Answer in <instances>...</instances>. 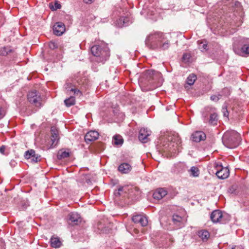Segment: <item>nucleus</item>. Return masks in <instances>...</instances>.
Returning <instances> with one entry per match:
<instances>
[{
	"instance_id": "1",
	"label": "nucleus",
	"mask_w": 249,
	"mask_h": 249,
	"mask_svg": "<svg viewBox=\"0 0 249 249\" xmlns=\"http://www.w3.org/2000/svg\"><path fill=\"white\" fill-rule=\"evenodd\" d=\"M222 9L227 11H233L234 13H231L228 18H226L224 25L226 28H230L235 31L236 28L241 25L243 21V13L241 3L235 0H223Z\"/></svg>"
},
{
	"instance_id": "2",
	"label": "nucleus",
	"mask_w": 249,
	"mask_h": 249,
	"mask_svg": "<svg viewBox=\"0 0 249 249\" xmlns=\"http://www.w3.org/2000/svg\"><path fill=\"white\" fill-rule=\"evenodd\" d=\"M163 81L161 73L147 70L140 78L139 84L142 91L146 92L161 86Z\"/></svg>"
},
{
	"instance_id": "3",
	"label": "nucleus",
	"mask_w": 249,
	"mask_h": 249,
	"mask_svg": "<svg viewBox=\"0 0 249 249\" xmlns=\"http://www.w3.org/2000/svg\"><path fill=\"white\" fill-rule=\"evenodd\" d=\"M145 45L150 50L164 51L169 48L170 43L164 33L153 31L147 35Z\"/></svg>"
},
{
	"instance_id": "4",
	"label": "nucleus",
	"mask_w": 249,
	"mask_h": 249,
	"mask_svg": "<svg viewBox=\"0 0 249 249\" xmlns=\"http://www.w3.org/2000/svg\"><path fill=\"white\" fill-rule=\"evenodd\" d=\"M77 85L72 79H68L64 85L65 91L71 92L73 93H82L88 89L90 86V82L86 77H82L77 81Z\"/></svg>"
},
{
	"instance_id": "5",
	"label": "nucleus",
	"mask_w": 249,
	"mask_h": 249,
	"mask_svg": "<svg viewBox=\"0 0 249 249\" xmlns=\"http://www.w3.org/2000/svg\"><path fill=\"white\" fill-rule=\"evenodd\" d=\"M91 53L95 57V61L104 64L110 56V50L107 45L104 42L95 45L90 48Z\"/></svg>"
},
{
	"instance_id": "6",
	"label": "nucleus",
	"mask_w": 249,
	"mask_h": 249,
	"mask_svg": "<svg viewBox=\"0 0 249 249\" xmlns=\"http://www.w3.org/2000/svg\"><path fill=\"white\" fill-rule=\"evenodd\" d=\"M241 141L240 134L232 130L225 132L222 137V142L224 145L229 148L236 147Z\"/></svg>"
},
{
	"instance_id": "7",
	"label": "nucleus",
	"mask_w": 249,
	"mask_h": 249,
	"mask_svg": "<svg viewBox=\"0 0 249 249\" xmlns=\"http://www.w3.org/2000/svg\"><path fill=\"white\" fill-rule=\"evenodd\" d=\"M210 218L213 223L219 222L225 224L231 219V216L226 213H223L219 210L213 211L211 214Z\"/></svg>"
},
{
	"instance_id": "8",
	"label": "nucleus",
	"mask_w": 249,
	"mask_h": 249,
	"mask_svg": "<svg viewBox=\"0 0 249 249\" xmlns=\"http://www.w3.org/2000/svg\"><path fill=\"white\" fill-rule=\"evenodd\" d=\"M27 100L32 106L40 107L44 102V96L43 94H27Z\"/></svg>"
},
{
	"instance_id": "9",
	"label": "nucleus",
	"mask_w": 249,
	"mask_h": 249,
	"mask_svg": "<svg viewBox=\"0 0 249 249\" xmlns=\"http://www.w3.org/2000/svg\"><path fill=\"white\" fill-rule=\"evenodd\" d=\"M214 168L216 170L215 175L219 178L225 179L229 177L230 171L228 167H224L221 164L216 163Z\"/></svg>"
},
{
	"instance_id": "10",
	"label": "nucleus",
	"mask_w": 249,
	"mask_h": 249,
	"mask_svg": "<svg viewBox=\"0 0 249 249\" xmlns=\"http://www.w3.org/2000/svg\"><path fill=\"white\" fill-rule=\"evenodd\" d=\"M151 134V131L147 128H142L139 130V140L142 143H146L150 141Z\"/></svg>"
},
{
	"instance_id": "11",
	"label": "nucleus",
	"mask_w": 249,
	"mask_h": 249,
	"mask_svg": "<svg viewBox=\"0 0 249 249\" xmlns=\"http://www.w3.org/2000/svg\"><path fill=\"white\" fill-rule=\"evenodd\" d=\"M68 219L70 224L72 226L77 225L81 221V218L80 215L76 212H71L68 215Z\"/></svg>"
},
{
	"instance_id": "12",
	"label": "nucleus",
	"mask_w": 249,
	"mask_h": 249,
	"mask_svg": "<svg viewBox=\"0 0 249 249\" xmlns=\"http://www.w3.org/2000/svg\"><path fill=\"white\" fill-rule=\"evenodd\" d=\"M53 31L54 35L57 36H61L65 31V26L62 22H56L53 25Z\"/></svg>"
},
{
	"instance_id": "13",
	"label": "nucleus",
	"mask_w": 249,
	"mask_h": 249,
	"mask_svg": "<svg viewBox=\"0 0 249 249\" xmlns=\"http://www.w3.org/2000/svg\"><path fill=\"white\" fill-rule=\"evenodd\" d=\"M215 111H216V109L214 107L212 106L205 107L201 112L204 122H206L208 120V116H210Z\"/></svg>"
},
{
	"instance_id": "14",
	"label": "nucleus",
	"mask_w": 249,
	"mask_h": 249,
	"mask_svg": "<svg viewBox=\"0 0 249 249\" xmlns=\"http://www.w3.org/2000/svg\"><path fill=\"white\" fill-rule=\"evenodd\" d=\"M99 137V133L96 131H90L87 133L84 138L85 141L87 143L94 141L98 139Z\"/></svg>"
},
{
	"instance_id": "15",
	"label": "nucleus",
	"mask_w": 249,
	"mask_h": 249,
	"mask_svg": "<svg viewBox=\"0 0 249 249\" xmlns=\"http://www.w3.org/2000/svg\"><path fill=\"white\" fill-rule=\"evenodd\" d=\"M206 134L202 131H197L193 133L191 135V139L193 141L198 142L206 139Z\"/></svg>"
},
{
	"instance_id": "16",
	"label": "nucleus",
	"mask_w": 249,
	"mask_h": 249,
	"mask_svg": "<svg viewBox=\"0 0 249 249\" xmlns=\"http://www.w3.org/2000/svg\"><path fill=\"white\" fill-rule=\"evenodd\" d=\"M240 42L242 45L241 53L244 54L249 55V38L244 37Z\"/></svg>"
},
{
	"instance_id": "17",
	"label": "nucleus",
	"mask_w": 249,
	"mask_h": 249,
	"mask_svg": "<svg viewBox=\"0 0 249 249\" xmlns=\"http://www.w3.org/2000/svg\"><path fill=\"white\" fill-rule=\"evenodd\" d=\"M132 220L135 223H140L143 227L146 226L148 223V220L146 217L141 215L133 216Z\"/></svg>"
},
{
	"instance_id": "18",
	"label": "nucleus",
	"mask_w": 249,
	"mask_h": 249,
	"mask_svg": "<svg viewBox=\"0 0 249 249\" xmlns=\"http://www.w3.org/2000/svg\"><path fill=\"white\" fill-rule=\"evenodd\" d=\"M51 140L52 142V144H56L59 141L58 131L55 126H53L51 128Z\"/></svg>"
},
{
	"instance_id": "19",
	"label": "nucleus",
	"mask_w": 249,
	"mask_h": 249,
	"mask_svg": "<svg viewBox=\"0 0 249 249\" xmlns=\"http://www.w3.org/2000/svg\"><path fill=\"white\" fill-rule=\"evenodd\" d=\"M118 171L122 174H128L132 170V166L128 163H122L118 168Z\"/></svg>"
},
{
	"instance_id": "20",
	"label": "nucleus",
	"mask_w": 249,
	"mask_h": 249,
	"mask_svg": "<svg viewBox=\"0 0 249 249\" xmlns=\"http://www.w3.org/2000/svg\"><path fill=\"white\" fill-rule=\"evenodd\" d=\"M168 140L171 142H173L176 145V147H179L181 146V140L178 134H175L172 136H169Z\"/></svg>"
},
{
	"instance_id": "21",
	"label": "nucleus",
	"mask_w": 249,
	"mask_h": 249,
	"mask_svg": "<svg viewBox=\"0 0 249 249\" xmlns=\"http://www.w3.org/2000/svg\"><path fill=\"white\" fill-rule=\"evenodd\" d=\"M141 191L139 188L137 187L132 188L129 190V193L128 195V198H131L132 199L138 198L141 195Z\"/></svg>"
},
{
	"instance_id": "22",
	"label": "nucleus",
	"mask_w": 249,
	"mask_h": 249,
	"mask_svg": "<svg viewBox=\"0 0 249 249\" xmlns=\"http://www.w3.org/2000/svg\"><path fill=\"white\" fill-rule=\"evenodd\" d=\"M167 194V192L163 188H160L155 191L153 195L155 199L160 200L165 196Z\"/></svg>"
},
{
	"instance_id": "23",
	"label": "nucleus",
	"mask_w": 249,
	"mask_h": 249,
	"mask_svg": "<svg viewBox=\"0 0 249 249\" xmlns=\"http://www.w3.org/2000/svg\"><path fill=\"white\" fill-rule=\"evenodd\" d=\"M218 120V114L216 111H215L210 115L209 118H208V120L205 122L208 123L209 124L212 125H217Z\"/></svg>"
},
{
	"instance_id": "24",
	"label": "nucleus",
	"mask_w": 249,
	"mask_h": 249,
	"mask_svg": "<svg viewBox=\"0 0 249 249\" xmlns=\"http://www.w3.org/2000/svg\"><path fill=\"white\" fill-rule=\"evenodd\" d=\"M157 149L160 152L167 153L168 148H169V140L167 139L166 141H164L157 146Z\"/></svg>"
},
{
	"instance_id": "25",
	"label": "nucleus",
	"mask_w": 249,
	"mask_h": 249,
	"mask_svg": "<svg viewBox=\"0 0 249 249\" xmlns=\"http://www.w3.org/2000/svg\"><path fill=\"white\" fill-rule=\"evenodd\" d=\"M127 191H129V190L126 187H120L114 191V194L116 197L122 196L123 197H125L127 196Z\"/></svg>"
},
{
	"instance_id": "26",
	"label": "nucleus",
	"mask_w": 249,
	"mask_h": 249,
	"mask_svg": "<svg viewBox=\"0 0 249 249\" xmlns=\"http://www.w3.org/2000/svg\"><path fill=\"white\" fill-rule=\"evenodd\" d=\"M51 247L54 248H60L62 245V242L58 237L52 236L50 240Z\"/></svg>"
},
{
	"instance_id": "27",
	"label": "nucleus",
	"mask_w": 249,
	"mask_h": 249,
	"mask_svg": "<svg viewBox=\"0 0 249 249\" xmlns=\"http://www.w3.org/2000/svg\"><path fill=\"white\" fill-rule=\"evenodd\" d=\"M196 80V76L194 74H190L187 77L186 84L184 87L185 89L188 88L189 86H192L194 84V82Z\"/></svg>"
},
{
	"instance_id": "28",
	"label": "nucleus",
	"mask_w": 249,
	"mask_h": 249,
	"mask_svg": "<svg viewBox=\"0 0 249 249\" xmlns=\"http://www.w3.org/2000/svg\"><path fill=\"white\" fill-rule=\"evenodd\" d=\"M198 48L201 52H206L208 50V43L205 40L197 41Z\"/></svg>"
},
{
	"instance_id": "29",
	"label": "nucleus",
	"mask_w": 249,
	"mask_h": 249,
	"mask_svg": "<svg viewBox=\"0 0 249 249\" xmlns=\"http://www.w3.org/2000/svg\"><path fill=\"white\" fill-rule=\"evenodd\" d=\"M198 235L203 241H207L210 237V233L206 230H201L198 232Z\"/></svg>"
},
{
	"instance_id": "30",
	"label": "nucleus",
	"mask_w": 249,
	"mask_h": 249,
	"mask_svg": "<svg viewBox=\"0 0 249 249\" xmlns=\"http://www.w3.org/2000/svg\"><path fill=\"white\" fill-rule=\"evenodd\" d=\"M172 220L174 223L178 225L179 227L183 226V224L181 222L182 218L181 216L177 214H174L173 215Z\"/></svg>"
},
{
	"instance_id": "31",
	"label": "nucleus",
	"mask_w": 249,
	"mask_h": 249,
	"mask_svg": "<svg viewBox=\"0 0 249 249\" xmlns=\"http://www.w3.org/2000/svg\"><path fill=\"white\" fill-rule=\"evenodd\" d=\"M13 50L10 46L3 47L0 49V55L6 56L12 52Z\"/></svg>"
},
{
	"instance_id": "32",
	"label": "nucleus",
	"mask_w": 249,
	"mask_h": 249,
	"mask_svg": "<svg viewBox=\"0 0 249 249\" xmlns=\"http://www.w3.org/2000/svg\"><path fill=\"white\" fill-rule=\"evenodd\" d=\"M75 103V98L73 96H71L69 98L66 99L64 100V104L67 107H70L73 106Z\"/></svg>"
},
{
	"instance_id": "33",
	"label": "nucleus",
	"mask_w": 249,
	"mask_h": 249,
	"mask_svg": "<svg viewBox=\"0 0 249 249\" xmlns=\"http://www.w3.org/2000/svg\"><path fill=\"white\" fill-rule=\"evenodd\" d=\"M169 148H168L167 150V153H176L177 151L179 150V148L178 147H176V145L170 141H169Z\"/></svg>"
},
{
	"instance_id": "34",
	"label": "nucleus",
	"mask_w": 249,
	"mask_h": 249,
	"mask_svg": "<svg viewBox=\"0 0 249 249\" xmlns=\"http://www.w3.org/2000/svg\"><path fill=\"white\" fill-rule=\"evenodd\" d=\"M70 156V153L66 151L60 150L57 154V159L58 160H62Z\"/></svg>"
},
{
	"instance_id": "35",
	"label": "nucleus",
	"mask_w": 249,
	"mask_h": 249,
	"mask_svg": "<svg viewBox=\"0 0 249 249\" xmlns=\"http://www.w3.org/2000/svg\"><path fill=\"white\" fill-rule=\"evenodd\" d=\"M190 175L194 177H197L199 175V170L196 166H192L189 170Z\"/></svg>"
},
{
	"instance_id": "36",
	"label": "nucleus",
	"mask_w": 249,
	"mask_h": 249,
	"mask_svg": "<svg viewBox=\"0 0 249 249\" xmlns=\"http://www.w3.org/2000/svg\"><path fill=\"white\" fill-rule=\"evenodd\" d=\"M36 154V152L33 149L28 150L26 151L24 154V157L27 160H31V159Z\"/></svg>"
},
{
	"instance_id": "37",
	"label": "nucleus",
	"mask_w": 249,
	"mask_h": 249,
	"mask_svg": "<svg viewBox=\"0 0 249 249\" xmlns=\"http://www.w3.org/2000/svg\"><path fill=\"white\" fill-rule=\"evenodd\" d=\"M123 139L121 136L119 135H116L113 137V142L115 144H121L123 143Z\"/></svg>"
},
{
	"instance_id": "38",
	"label": "nucleus",
	"mask_w": 249,
	"mask_h": 249,
	"mask_svg": "<svg viewBox=\"0 0 249 249\" xmlns=\"http://www.w3.org/2000/svg\"><path fill=\"white\" fill-rule=\"evenodd\" d=\"M221 111L223 117L226 119H228L229 113L227 109V106L226 105H225L223 106Z\"/></svg>"
},
{
	"instance_id": "39",
	"label": "nucleus",
	"mask_w": 249,
	"mask_h": 249,
	"mask_svg": "<svg viewBox=\"0 0 249 249\" xmlns=\"http://www.w3.org/2000/svg\"><path fill=\"white\" fill-rule=\"evenodd\" d=\"M61 7V5L58 1H55L54 2V5L50 4V8L53 11H54V10H56L57 9H60Z\"/></svg>"
},
{
	"instance_id": "40",
	"label": "nucleus",
	"mask_w": 249,
	"mask_h": 249,
	"mask_svg": "<svg viewBox=\"0 0 249 249\" xmlns=\"http://www.w3.org/2000/svg\"><path fill=\"white\" fill-rule=\"evenodd\" d=\"M123 23H124V26H127L129 25L131 22L132 20L130 16H128L127 15L126 16L124 17Z\"/></svg>"
},
{
	"instance_id": "41",
	"label": "nucleus",
	"mask_w": 249,
	"mask_h": 249,
	"mask_svg": "<svg viewBox=\"0 0 249 249\" xmlns=\"http://www.w3.org/2000/svg\"><path fill=\"white\" fill-rule=\"evenodd\" d=\"M124 17H121L118 19L116 20L115 22V25L118 27H123L124 26V24L123 23Z\"/></svg>"
},
{
	"instance_id": "42",
	"label": "nucleus",
	"mask_w": 249,
	"mask_h": 249,
	"mask_svg": "<svg viewBox=\"0 0 249 249\" xmlns=\"http://www.w3.org/2000/svg\"><path fill=\"white\" fill-rule=\"evenodd\" d=\"M41 160V156L38 154H35L34 156L31 159V162L33 163H37Z\"/></svg>"
},
{
	"instance_id": "43",
	"label": "nucleus",
	"mask_w": 249,
	"mask_h": 249,
	"mask_svg": "<svg viewBox=\"0 0 249 249\" xmlns=\"http://www.w3.org/2000/svg\"><path fill=\"white\" fill-rule=\"evenodd\" d=\"M191 57V56L190 53H186L183 55L182 59L184 62L187 63V62H189V60H190Z\"/></svg>"
},
{
	"instance_id": "44",
	"label": "nucleus",
	"mask_w": 249,
	"mask_h": 249,
	"mask_svg": "<svg viewBox=\"0 0 249 249\" xmlns=\"http://www.w3.org/2000/svg\"><path fill=\"white\" fill-rule=\"evenodd\" d=\"M221 96V94H218V95L216 94H213L211 96L210 99L212 101L217 102L219 100Z\"/></svg>"
},
{
	"instance_id": "45",
	"label": "nucleus",
	"mask_w": 249,
	"mask_h": 249,
	"mask_svg": "<svg viewBox=\"0 0 249 249\" xmlns=\"http://www.w3.org/2000/svg\"><path fill=\"white\" fill-rule=\"evenodd\" d=\"M6 114V110L4 107H0V119H2Z\"/></svg>"
},
{
	"instance_id": "46",
	"label": "nucleus",
	"mask_w": 249,
	"mask_h": 249,
	"mask_svg": "<svg viewBox=\"0 0 249 249\" xmlns=\"http://www.w3.org/2000/svg\"><path fill=\"white\" fill-rule=\"evenodd\" d=\"M49 46L51 49H54L57 47V44L53 42H50Z\"/></svg>"
},
{
	"instance_id": "47",
	"label": "nucleus",
	"mask_w": 249,
	"mask_h": 249,
	"mask_svg": "<svg viewBox=\"0 0 249 249\" xmlns=\"http://www.w3.org/2000/svg\"><path fill=\"white\" fill-rule=\"evenodd\" d=\"M5 149H6L5 146L2 145L0 147V152L1 154H4Z\"/></svg>"
},
{
	"instance_id": "48",
	"label": "nucleus",
	"mask_w": 249,
	"mask_h": 249,
	"mask_svg": "<svg viewBox=\"0 0 249 249\" xmlns=\"http://www.w3.org/2000/svg\"><path fill=\"white\" fill-rule=\"evenodd\" d=\"M84 2L86 3H92L94 0H83Z\"/></svg>"
},
{
	"instance_id": "49",
	"label": "nucleus",
	"mask_w": 249,
	"mask_h": 249,
	"mask_svg": "<svg viewBox=\"0 0 249 249\" xmlns=\"http://www.w3.org/2000/svg\"><path fill=\"white\" fill-rule=\"evenodd\" d=\"M37 92L36 91V90L35 91H33L32 93H34V94H35V93H36Z\"/></svg>"
}]
</instances>
